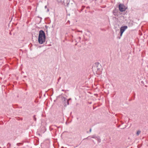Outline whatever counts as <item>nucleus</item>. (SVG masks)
I'll return each mask as SVG.
<instances>
[{"label": "nucleus", "instance_id": "10", "mask_svg": "<svg viewBox=\"0 0 148 148\" xmlns=\"http://www.w3.org/2000/svg\"><path fill=\"white\" fill-rule=\"evenodd\" d=\"M91 129H90V132H91Z\"/></svg>", "mask_w": 148, "mask_h": 148}, {"label": "nucleus", "instance_id": "7", "mask_svg": "<svg viewBox=\"0 0 148 148\" xmlns=\"http://www.w3.org/2000/svg\"><path fill=\"white\" fill-rule=\"evenodd\" d=\"M97 140H98V142H100V141H101V140L99 138H97Z\"/></svg>", "mask_w": 148, "mask_h": 148}, {"label": "nucleus", "instance_id": "5", "mask_svg": "<svg viewBox=\"0 0 148 148\" xmlns=\"http://www.w3.org/2000/svg\"><path fill=\"white\" fill-rule=\"evenodd\" d=\"M101 66V65L99 64V63H98L97 64V69H99V67H100Z\"/></svg>", "mask_w": 148, "mask_h": 148}, {"label": "nucleus", "instance_id": "8", "mask_svg": "<svg viewBox=\"0 0 148 148\" xmlns=\"http://www.w3.org/2000/svg\"><path fill=\"white\" fill-rule=\"evenodd\" d=\"M62 100H64L65 101H66L65 100H66V99L64 98V97H63L62 98Z\"/></svg>", "mask_w": 148, "mask_h": 148}, {"label": "nucleus", "instance_id": "2", "mask_svg": "<svg viewBox=\"0 0 148 148\" xmlns=\"http://www.w3.org/2000/svg\"><path fill=\"white\" fill-rule=\"evenodd\" d=\"M127 26L122 27L120 29L121 36L123 33L127 28Z\"/></svg>", "mask_w": 148, "mask_h": 148}, {"label": "nucleus", "instance_id": "6", "mask_svg": "<svg viewBox=\"0 0 148 148\" xmlns=\"http://www.w3.org/2000/svg\"><path fill=\"white\" fill-rule=\"evenodd\" d=\"M141 131H140L138 130V131L137 133H136V134L138 136L140 133Z\"/></svg>", "mask_w": 148, "mask_h": 148}, {"label": "nucleus", "instance_id": "9", "mask_svg": "<svg viewBox=\"0 0 148 148\" xmlns=\"http://www.w3.org/2000/svg\"><path fill=\"white\" fill-rule=\"evenodd\" d=\"M68 101H69V100H67V103H68V105L69 104V102H68Z\"/></svg>", "mask_w": 148, "mask_h": 148}, {"label": "nucleus", "instance_id": "4", "mask_svg": "<svg viewBox=\"0 0 148 148\" xmlns=\"http://www.w3.org/2000/svg\"><path fill=\"white\" fill-rule=\"evenodd\" d=\"M38 37H45V33L43 30L39 31Z\"/></svg>", "mask_w": 148, "mask_h": 148}, {"label": "nucleus", "instance_id": "1", "mask_svg": "<svg viewBox=\"0 0 148 148\" xmlns=\"http://www.w3.org/2000/svg\"><path fill=\"white\" fill-rule=\"evenodd\" d=\"M119 9L121 12L125 11L127 8L123 4H120L119 6Z\"/></svg>", "mask_w": 148, "mask_h": 148}, {"label": "nucleus", "instance_id": "3", "mask_svg": "<svg viewBox=\"0 0 148 148\" xmlns=\"http://www.w3.org/2000/svg\"><path fill=\"white\" fill-rule=\"evenodd\" d=\"M38 41L40 44H42L45 42V38H38Z\"/></svg>", "mask_w": 148, "mask_h": 148}]
</instances>
